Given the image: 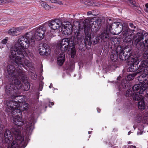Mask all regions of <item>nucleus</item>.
I'll return each instance as SVG.
<instances>
[{"label":"nucleus","instance_id":"obj_49","mask_svg":"<svg viewBox=\"0 0 148 148\" xmlns=\"http://www.w3.org/2000/svg\"><path fill=\"white\" fill-rule=\"evenodd\" d=\"M3 22H4V23H1V24H3V25H5V24H6V22H5V21H3Z\"/></svg>","mask_w":148,"mask_h":148},{"label":"nucleus","instance_id":"obj_59","mask_svg":"<svg viewBox=\"0 0 148 148\" xmlns=\"http://www.w3.org/2000/svg\"><path fill=\"white\" fill-rule=\"evenodd\" d=\"M147 12H148V10H147Z\"/></svg>","mask_w":148,"mask_h":148},{"label":"nucleus","instance_id":"obj_26","mask_svg":"<svg viewBox=\"0 0 148 148\" xmlns=\"http://www.w3.org/2000/svg\"><path fill=\"white\" fill-rule=\"evenodd\" d=\"M34 128L33 120L31 119L30 121H27L26 123V129L27 133L28 134H30Z\"/></svg>","mask_w":148,"mask_h":148},{"label":"nucleus","instance_id":"obj_27","mask_svg":"<svg viewBox=\"0 0 148 148\" xmlns=\"http://www.w3.org/2000/svg\"><path fill=\"white\" fill-rule=\"evenodd\" d=\"M13 122L16 125L21 126L24 124V122L22 118V117L19 115L15 116L13 118Z\"/></svg>","mask_w":148,"mask_h":148},{"label":"nucleus","instance_id":"obj_34","mask_svg":"<svg viewBox=\"0 0 148 148\" xmlns=\"http://www.w3.org/2000/svg\"><path fill=\"white\" fill-rule=\"evenodd\" d=\"M70 50H71V57L72 58H74L75 55L76 53V51L74 42L73 43V46H72L71 47H70L68 50L69 51Z\"/></svg>","mask_w":148,"mask_h":148},{"label":"nucleus","instance_id":"obj_32","mask_svg":"<svg viewBox=\"0 0 148 148\" xmlns=\"http://www.w3.org/2000/svg\"><path fill=\"white\" fill-rule=\"evenodd\" d=\"M138 108L140 110H143L145 108V104L144 100H141L139 101L138 103Z\"/></svg>","mask_w":148,"mask_h":148},{"label":"nucleus","instance_id":"obj_44","mask_svg":"<svg viewBox=\"0 0 148 148\" xmlns=\"http://www.w3.org/2000/svg\"><path fill=\"white\" fill-rule=\"evenodd\" d=\"M52 3H57V0H50Z\"/></svg>","mask_w":148,"mask_h":148},{"label":"nucleus","instance_id":"obj_10","mask_svg":"<svg viewBox=\"0 0 148 148\" xmlns=\"http://www.w3.org/2000/svg\"><path fill=\"white\" fill-rule=\"evenodd\" d=\"M20 137H17L12 142L11 145H9L7 148H23L25 147L27 144L24 140L19 139Z\"/></svg>","mask_w":148,"mask_h":148},{"label":"nucleus","instance_id":"obj_12","mask_svg":"<svg viewBox=\"0 0 148 148\" xmlns=\"http://www.w3.org/2000/svg\"><path fill=\"white\" fill-rule=\"evenodd\" d=\"M124 31L122 32L123 34V42L127 43H131L133 38V36L134 35V29H130L129 28L127 29H124Z\"/></svg>","mask_w":148,"mask_h":148},{"label":"nucleus","instance_id":"obj_6","mask_svg":"<svg viewBox=\"0 0 148 148\" xmlns=\"http://www.w3.org/2000/svg\"><path fill=\"white\" fill-rule=\"evenodd\" d=\"M34 42L33 32L31 31L23 36H19L17 43L18 47L23 49H27L29 47L30 44L33 45Z\"/></svg>","mask_w":148,"mask_h":148},{"label":"nucleus","instance_id":"obj_4","mask_svg":"<svg viewBox=\"0 0 148 148\" xmlns=\"http://www.w3.org/2000/svg\"><path fill=\"white\" fill-rule=\"evenodd\" d=\"M111 19L108 21L107 25V29L110 31V32L115 34H119L121 32L124 31V29H127L129 28L128 25L127 23L125 22L123 24L120 22H115L111 25V23L110 21Z\"/></svg>","mask_w":148,"mask_h":148},{"label":"nucleus","instance_id":"obj_48","mask_svg":"<svg viewBox=\"0 0 148 148\" xmlns=\"http://www.w3.org/2000/svg\"><path fill=\"white\" fill-rule=\"evenodd\" d=\"M40 0L41 1V3H42L43 2H45L44 1H46L47 0Z\"/></svg>","mask_w":148,"mask_h":148},{"label":"nucleus","instance_id":"obj_29","mask_svg":"<svg viewBox=\"0 0 148 148\" xmlns=\"http://www.w3.org/2000/svg\"><path fill=\"white\" fill-rule=\"evenodd\" d=\"M148 63L147 62H146L144 61H142L141 63L140 64L139 66L138 67V73H140L141 74L143 73V72L145 71H146L145 67L147 66V65Z\"/></svg>","mask_w":148,"mask_h":148},{"label":"nucleus","instance_id":"obj_23","mask_svg":"<svg viewBox=\"0 0 148 148\" xmlns=\"http://www.w3.org/2000/svg\"><path fill=\"white\" fill-rule=\"evenodd\" d=\"M144 34L145 31L143 30H141L137 33L133 38L134 43L137 44L141 41L144 38Z\"/></svg>","mask_w":148,"mask_h":148},{"label":"nucleus","instance_id":"obj_55","mask_svg":"<svg viewBox=\"0 0 148 148\" xmlns=\"http://www.w3.org/2000/svg\"><path fill=\"white\" fill-rule=\"evenodd\" d=\"M49 87L50 88H51V85L49 86Z\"/></svg>","mask_w":148,"mask_h":148},{"label":"nucleus","instance_id":"obj_11","mask_svg":"<svg viewBox=\"0 0 148 148\" xmlns=\"http://www.w3.org/2000/svg\"><path fill=\"white\" fill-rule=\"evenodd\" d=\"M22 101L18 100V101L14 100L12 99V101H8L6 102L7 106V107L6 109V111L7 112L10 113L11 110L13 109L14 108H19L21 105L22 106L21 108H23V105L21 103Z\"/></svg>","mask_w":148,"mask_h":148},{"label":"nucleus","instance_id":"obj_46","mask_svg":"<svg viewBox=\"0 0 148 148\" xmlns=\"http://www.w3.org/2000/svg\"><path fill=\"white\" fill-rule=\"evenodd\" d=\"M121 76H119V77H117V80H120V79H121Z\"/></svg>","mask_w":148,"mask_h":148},{"label":"nucleus","instance_id":"obj_42","mask_svg":"<svg viewBox=\"0 0 148 148\" xmlns=\"http://www.w3.org/2000/svg\"><path fill=\"white\" fill-rule=\"evenodd\" d=\"M128 2L130 3L132 5L135 6V1L133 0H128Z\"/></svg>","mask_w":148,"mask_h":148},{"label":"nucleus","instance_id":"obj_19","mask_svg":"<svg viewBox=\"0 0 148 148\" xmlns=\"http://www.w3.org/2000/svg\"><path fill=\"white\" fill-rule=\"evenodd\" d=\"M133 59L134 60L133 62H129L131 64L129 67V70L130 72H134L138 70V62L137 61L138 58L135 56L133 58Z\"/></svg>","mask_w":148,"mask_h":148},{"label":"nucleus","instance_id":"obj_8","mask_svg":"<svg viewBox=\"0 0 148 148\" xmlns=\"http://www.w3.org/2000/svg\"><path fill=\"white\" fill-rule=\"evenodd\" d=\"M117 38H111L110 41V48L112 50L110 55V58L111 60L114 62H115L118 60L119 51H121V46L117 45L116 41H118Z\"/></svg>","mask_w":148,"mask_h":148},{"label":"nucleus","instance_id":"obj_47","mask_svg":"<svg viewBox=\"0 0 148 148\" xmlns=\"http://www.w3.org/2000/svg\"><path fill=\"white\" fill-rule=\"evenodd\" d=\"M58 4H62V1H59L57 2Z\"/></svg>","mask_w":148,"mask_h":148},{"label":"nucleus","instance_id":"obj_54","mask_svg":"<svg viewBox=\"0 0 148 148\" xmlns=\"http://www.w3.org/2000/svg\"><path fill=\"white\" fill-rule=\"evenodd\" d=\"M130 134V132H129L128 133V135H129Z\"/></svg>","mask_w":148,"mask_h":148},{"label":"nucleus","instance_id":"obj_7","mask_svg":"<svg viewBox=\"0 0 148 148\" xmlns=\"http://www.w3.org/2000/svg\"><path fill=\"white\" fill-rule=\"evenodd\" d=\"M132 51L130 46H127L124 48L121 47V51H119V54L120 59L123 61L127 60L128 62H133L134 56L132 55Z\"/></svg>","mask_w":148,"mask_h":148},{"label":"nucleus","instance_id":"obj_16","mask_svg":"<svg viewBox=\"0 0 148 148\" xmlns=\"http://www.w3.org/2000/svg\"><path fill=\"white\" fill-rule=\"evenodd\" d=\"M29 105L27 103H26L25 105H23V108H21V107H20L19 108H14L13 109L11 110L10 113L9 112H7V114L8 115L12 114V115H14L17 114L18 115H22V111L26 110L28 108Z\"/></svg>","mask_w":148,"mask_h":148},{"label":"nucleus","instance_id":"obj_22","mask_svg":"<svg viewBox=\"0 0 148 148\" xmlns=\"http://www.w3.org/2000/svg\"><path fill=\"white\" fill-rule=\"evenodd\" d=\"M101 24V21L99 19L93 22L91 21L90 25H91V31L95 33L97 32L99 29V27Z\"/></svg>","mask_w":148,"mask_h":148},{"label":"nucleus","instance_id":"obj_37","mask_svg":"<svg viewBox=\"0 0 148 148\" xmlns=\"http://www.w3.org/2000/svg\"><path fill=\"white\" fill-rule=\"evenodd\" d=\"M18 92L17 91V93H16L15 94H14V95H13L12 97V99L14 100H15V101H18V100L19 101H20V100H21L22 101V100L21 99H20V98L21 97L17 96V94H18ZM22 101H21V102Z\"/></svg>","mask_w":148,"mask_h":148},{"label":"nucleus","instance_id":"obj_57","mask_svg":"<svg viewBox=\"0 0 148 148\" xmlns=\"http://www.w3.org/2000/svg\"><path fill=\"white\" fill-rule=\"evenodd\" d=\"M87 23V25H88V23Z\"/></svg>","mask_w":148,"mask_h":148},{"label":"nucleus","instance_id":"obj_31","mask_svg":"<svg viewBox=\"0 0 148 148\" xmlns=\"http://www.w3.org/2000/svg\"><path fill=\"white\" fill-rule=\"evenodd\" d=\"M110 32L107 29V26H106V30L104 31V32L102 33L99 36V37L103 40H107L109 39L110 36V34L108 32Z\"/></svg>","mask_w":148,"mask_h":148},{"label":"nucleus","instance_id":"obj_39","mask_svg":"<svg viewBox=\"0 0 148 148\" xmlns=\"http://www.w3.org/2000/svg\"><path fill=\"white\" fill-rule=\"evenodd\" d=\"M13 1L10 0L7 1V0H0V5L5 3H13Z\"/></svg>","mask_w":148,"mask_h":148},{"label":"nucleus","instance_id":"obj_3","mask_svg":"<svg viewBox=\"0 0 148 148\" xmlns=\"http://www.w3.org/2000/svg\"><path fill=\"white\" fill-rule=\"evenodd\" d=\"M140 83L134 85L132 88L133 91L131 89L128 90L125 92V96L127 97H132L133 100L136 101L139 100L140 96L139 94H142L146 89L144 84Z\"/></svg>","mask_w":148,"mask_h":148},{"label":"nucleus","instance_id":"obj_53","mask_svg":"<svg viewBox=\"0 0 148 148\" xmlns=\"http://www.w3.org/2000/svg\"><path fill=\"white\" fill-rule=\"evenodd\" d=\"M92 131H89L88 132V134H90L92 132Z\"/></svg>","mask_w":148,"mask_h":148},{"label":"nucleus","instance_id":"obj_51","mask_svg":"<svg viewBox=\"0 0 148 148\" xmlns=\"http://www.w3.org/2000/svg\"><path fill=\"white\" fill-rule=\"evenodd\" d=\"M145 6L147 8H148V3L145 4Z\"/></svg>","mask_w":148,"mask_h":148},{"label":"nucleus","instance_id":"obj_58","mask_svg":"<svg viewBox=\"0 0 148 148\" xmlns=\"http://www.w3.org/2000/svg\"><path fill=\"white\" fill-rule=\"evenodd\" d=\"M147 12H148V10H147Z\"/></svg>","mask_w":148,"mask_h":148},{"label":"nucleus","instance_id":"obj_1","mask_svg":"<svg viewBox=\"0 0 148 148\" xmlns=\"http://www.w3.org/2000/svg\"><path fill=\"white\" fill-rule=\"evenodd\" d=\"M11 53L10 58L15 61L18 66H19V65L20 66H22L23 67H24L25 65L28 67L31 66V64L29 60H23L25 56H26L27 54L24 49L19 48L15 46L11 49Z\"/></svg>","mask_w":148,"mask_h":148},{"label":"nucleus","instance_id":"obj_50","mask_svg":"<svg viewBox=\"0 0 148 148\" xmlns=\"http://www.w3.org/2000/svg\"><path fill=\"white\" fill-rule=\"evenodd\" d=\"M130 147L131 148L132 147V148H136L135 146H133L132 145Z\"/></svg>","mask_w":148,"mask_h":148},{"label":"nucleus","instance_id":"obj_9","mask_svg":"<svg viewBox=\"0 0 148 148\" xmlns=\"http://www.w3.org/2000/svg\"><path fill=\"white\" fill-rule=\"evenodd\" d=\"M84 32L85 34V38H84L85 43L86 45H91V44H93L94 45L97 44L99 41V38L96 37L95 40H92V38L90 35V27L88 25H86V20L84 21Z\"/></svg>","mask_w":148,"mask_h":148},{"label":"nucleus","instance_id":"obj_17","mask_svg":"<svg viewBox=\"0 0 148 148\" xmlns=\"http://www.w3.org/2000/svg\"><path fill=\"white\" fill-rule=\"evenodd\" d=\"M39 51L40 55L47 56L50 53L51 50L46 44H41L39 46Z\"/></svg>","mask_w":148,"mask_h":148},{"label":"nucleus","instance_id":"obj_28","mask_svg":"<svg viewBox=\"0 0 148 148\" xmlns=\"http://www.w3.org/2000/svg\"><path fill=\"white\" fill-rule=\"evenodd\" d=\"M11 131L12 132L14 135L15 139L17 137H21V138H19V139H22L24 140V138L21 135V131L19 130V128L18 127H14L12 128Z\"/></svg>","mask_w":148,"mask_h":148},{"label":"nucleus","instance_id":"obj_2","mask_svg":"<svg viewBox=\"0 0 148 148\" xmlns=\"http://www.w3.org/2000/svg\"><path fill=\"white\" fill-rule=\"evenodd\" d=\"M7 71L9 77L12 78L15 76H18L19 78H21L23 80L25 85V90H29L30 88V84L25 79L26 76L24 72L20 68L17 67L16 68L14 65H8L7 67Z\"/></svg>","mask_w":148,"mask_h":148},{"label":"nucleus","instance_id":"obj_56","mask_svg":"<svg viewBox=\"0 0 148 148\" xmlns=\"http://www.w3.org/2000/svg\"><path fill=\"white\" fill-rule=\"evenodd\" d=\"M49 106L50 107H51V106H50V104H49Z\"/></svg>","mask_w":148,"mask_h":148},{"label":"nucleus","instance_id":"obj_13","mask_svg":"<svg viewBox=\"0 0 148 148\" xmlns=\"http://www.w3.org/2000/svg\"><path fill=\"white\" fill-rule=\"evenodd\" d=\"M33 32H35L34 34V39L37 40L42 39L44 37V35L45 32V28L44 26H42L34 29L33 30Z\"/></svg>","mask_w":148,"mask_h":148},{"label":"nucleus","instance_id":"obj_15","mask_svg":"<svg viewBox=\"0 0 148 148\" xmlns=\"http://www.w3.org/2000/svg\"><path fill=\"white\" fill-rule=\"evenodd\" d=\"M62 25L60 18L54 19L48 21V25L50 28L54 30H58Z\"/></svg>","mask_w":148,"mask_h":148},{"label":"nucleus","instance_id":"obj_35","mask_svg":"<svg viewBox=\"0 0 148 148\" xmlns=\"http://www.w3.org/2000/svg\"><path fill=\"white\" fill-rule=\"evenodd\" d=\"M145 38V42L146 43L147 45V52L146 53H147V58H148V33L146 32L145 31V34H144V38Z\"/></svg>","mask_w":148,"mask_h":148},{"label":"nucleus","instance_id":"obj_41","mask_svg":"<svg viewBox=\"0 0 148 148\" xmlns=\"http://www.w3.org/2000/svg\"><path fill=\"white\" fill-rule=\"evenodd\" d=\"M129 25L130 27V28H129V29H134L136 28V26L135 25H134V24L132 23H129Z\"/></svg>","mask_w":148,"mask_h":148},{"label":"nucleus","instance_id":"obj_21","mask_svg":"<svg viewBox=\"0 0 148 148\" xmlns=\"http://www.w3.org/2000/svg\"><path fill=\"white\" fill-rule=\"evenodd\" d=\"M22 30V27H13L8 30V32L10 35L15 36L20 34Z\"/></svg>","mask_w":148,"mask_h":148},{"label":"nucleus","instance_id":"obj_14","mask_svg":"<svg viewBox=\"0 0 148 148\" xmlns=\"http://www.w3.org/2000/svg\"><path fill=\"white\" fill-rule=\"evenodd\" d=\"M17 77H18V76H15V77L11 78L12 81L11 84L13 85V87L15 88V90L17 91V90L21 89L23 87L24 91H27L28 90H24L25 88V86L26 84H25L24 82H23V80L21 78H19L22 80L23 82L24 83V85H23L21 82L17 79Z\"/></svg>","mask_w":148,"mask_h":148},{"label":"nucleus","instance_id":"obj_38","mask_svg":"<svg viewBox=\"0 0 148 148\" xmlns=\"http://www.w3.org/2000/svg\"><path fill=\"white\" fill-rule=\"evenodd\" d=\"M136 74L134 73L132 74H129L127 76V79L128 80H133L134 77L136 75Z\"/></svg>","mask_w":148,"mask_h":148},{"label":"nucleus","instance_id":"obj_18","mask_svg":"<svg viewBox=\"0 0 148 148\" xmlns=\"http://www.w3.org/2000/svg\"><path fill=\"white\" fill-rule=\"evenodd\" d=\"M72 28V26L71 23L68 21L66 22L62 30L63 34L65 35H70L73 32Z\"/></svg>","mask_w":148,"mask_h":148},{"label":"nucleus","instance_id":"obj_43","mask_svg":"<svg viewBox=\"0 0 148 148\" xmlns=\"http://www.w3.org/2000/svg\"><path fill=\"white\" fill-rule=\"evenodd\" d=\"M8 41V39L6 38L3 39L1 41V43L3 44H6Z\"/></svg>","mask_w":148,"mask_h":148},{"label":"nucleus","instance_id":"obj_52","mask_svg":"<svg viewBox=\"0 0 148 148\" xmlns=\"http://www.w3.org/2000/svg\"><path fill=\"white\" fill-rule=\"evenodd\" d=\"M51 106L53 105H54V104L53 102H51Z\"/></svg>","mask_w":148,"mask_h":148},{"label":"nucleus","instance_id":"obj_20","mask_svg":"<svg viewBox=\"0 0 148 148\" xmlns=\"http://www.w3.org/2000/svg\"><path fill=\"white\" fill-rule=\"evenodd\" d=\"M5 92L8 95L11 97L17 93V91L15 90L13 87V85L11 84L6 86Z\"/></svg>","mask_w":148,"mask_h":148},{"label":"nucleus","instance_id":"obj_5","mask_svg":"<svg viewBox=\"0 0 148 148\" xmlns=\"http://www.w3.org/2000/svg\"><path fill=\"white\" fill-rule=\"evenodd\" d=\"M74 41H70L68 38L63 39L59 46L61 51L58 57L57 63L58 64L61 66L64 62L65 56L64 52L68 50L70 47H71L73 45Z\"/></svg>","mask_w":148,"mask_h":148},{"label":"nucleus","instance_id":"obj_45","mask_svg":"<svg viewBox=\"0 0 148 148\" xmlns=\"http://www.w3.org/2000/svg\"><path fill=\"white\" fill-rule=\"evenodd\" d=\"M92 14V13L91 11H89L87 12V14L88 15H91Z\"/></svg>","mask_w":148,"mask_h":148},{"label":"nucleus","instance_id":"obj_25","mask_svg":"<svg viewBox=\"0 0 148 148\" xmlns=\"http://www.w3.org/2000/svg\"><path fill=\"white\" fill-rule=\"evenodd\" d=\"M138 81L140 83H143L146 87L148 86V76L145 75H141L138 79ZM147 96L148 97V88L146 90Z\"/></svg>","mask_w":148,"mask_h":148},{"label":"nucleus","instance_id":"obj_36","mask_svg":"<svg viewBox=\"0 0 148 148\" xmlns=\"http://www.w3.org/2000/svg\"><path fill=\"white\" fill-rule=\"evenodd\" d=\"M41 6L43 7L46 10H48L51 8L50 6L45 2L40 3Z\"/></svg>","mask_w":148,"mask_h":148},{"label":"nucleus","instance_id":"obj_33","mask_svg":"<svg viewBox=\"0 0 148 148\" xmlns=\"http://www.w3.org/2000/svg\"><path fill=\"white\" fill-rule=\"evenodd\" d=\"M74 32V34L75 38H77L78 40H81L82 36V35L80 34L81 31L80 30H76Z\"/></svg>","mask_w":148,"mask_h":148},{"label":"nucleus","instance_id":"obj_24","mask_svg":"<svg viewBox=\"0 0 148 148\" xmlns=\"http://www.w3.org/2000/svg\"><path fill=\"white\" fill-rule=\"evenodd\" d=\"M4 136L5 142L9 144L13 138V136L12 135L10 131L8 130H6L4 133Z\"/></svg>","mask_w":148,"mask_h":148},{"label":"nucleus","instance_id":"obj_30","mask_svg":"<svg viewBox=\"0 0 148 148\" xmlns=\"http://www.w3.org/2000/svg\"><path fill=\"white\" fill-rule=\"evenodd\" d=\"M132 43V44L134 43V45H135V46H136V47L138 49H139L140 50L144 51V49L146 48V47H147V44L146 43L145 44L143 42H141L140 41L139 42L136 44V43H134H134H133V41Z\"/></svg>","mask_w":148,"mask_h":148},{"label":"nucleus","instance_id":"obj_40","mask_svg":"<svg viewBox=\"0 0 148 148\" xmlns=\"http://www.w3.org/2000/svg\"><path fill=\"white\" fill-rule=\"evenodd\" d=\"M145 70L146 71H144V72H143V73H142V74L139 77L138 79H139L140 77L142 75H145L148 76V66L146 67H145Z\"/></svg>","mask_w":148,"mask_h":148}]
</instances>
